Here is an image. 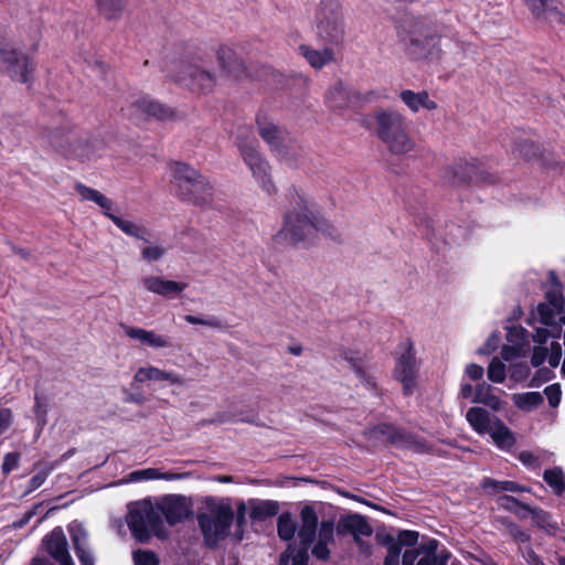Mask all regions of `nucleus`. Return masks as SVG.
I'll use <instances>...</instances> for the list:
<instances>
[{
  "label": "nucleus",
  "mask_w": 565,
  "mask_h": 565,
  "mask_svg": "<svg viewBox=\"0 0 565 565\" xmlns=\"http://www.w3.org/2000/svg\"><path fill=\"white\" fill-rule=\"evenodd\" d=\"M279 511V504L276 501L271 500H260L256 501L252 508V514L257 519H265L269 516H274Z\"/></svg>",
  "instance_id": "nucleus-44"
},
{
  "label": "nucleus",
  "mask_w": 565,
  "mask_h": 565,
  "mask_svg": "<svg viewBox=\"0 0 565 565\" xmlns=\"http://www.w3.org/2000/svg\"><path fill=\"white\" fill-rule=\"evenodd\" d=\"M399 98L413 113H418L419 110L433 111L438 107L437 103L430 98L426 90L414 92L412 89H404L399 93Z\"/></svg>",
  "instance_id": "nucleus-25"
},
{
  "label": "nucleus",
  "mask_w": 565,
  "mask_h": 565,
  "mask_svg": "<svg viewBox=\"0 0 565 565\" xmlns=\"http://www.w3.org/2000/svg\"><path fill=\"white\" fill-rule=\"evenodd\" d=\"M417 541H418L417 532L405 530V531H401L397 534L396 542L392 543L391 545H397L401 550H402V546H407L409 548H413L417 544Z\"/></svg>",
  "instance_id": "nucleus-52"
},
{
  "label": "nucleus",
  "mask_w": 565,
  "mask_h": 565,
  "mask_svg": "<svg viewBox=\"0 0 565 565\" xmlns=\"http://www.w3.org/2000/svg\"><path fill=\"white\" fill-rule=\"evenodd\" d=\"M493 444L503 451H509L515 444L512 430L501 420L494 422V426L488 433Z\"/></svg>",
  "instance_id": "nucleus-32"
},
{
  "label": "nucleus",
  "mask_w": 565,
  "mask_h": 565,
  "mask_svg": "<svg viewBox=\"0 0 565 565\" xmlns=\"http://www.w3.org/2000/svg\"><path fill=\"white\" fill-rule=\"evenodd\" d=\"M126 522L132 536L141 543L147 542L151 535L162 540L168 537L157 503L151 499L129 503Z\"/></svg>",
  "instance_id": "nucleus-3"
},
{
  "label": "nucleus",
  "mask_w": 565,
  "mask_h": 565,
  "mask_svg": "<svg viewBox=\"0 0 565 565\" xmlns=\"http://www.w3.org/2000/svg\"><path fill=\"white\" fill-rule=\"evenodd\" d=\"M236 146L244 163L248 167L256 183L267 194L276 192L271 179V167L266 158L258 151L257 141L249 128H241L236 136Z\"/></svg>",
  "instance_id": "nucleus-4"
},
{
  "label": "nucleus",
  "mask_w": 565,
  "mask_h": 565,
  "mask_svg": "<svg viewBox=\"0 0 565 565\" xmlns=\"http://www.w3.org/2000/svg\"><path fill=\"white\" fill-rule=\"evenodd\" d=\"M546 302L555 308L563 309L564 298L559 284H554L546 292Z\"/></svg>",
  "instance_id": "nucleus-53"
},
{
  "label": "nucleus",
  "mask_w": 565,
  "mask_h": 565,
  "mask_svg": "<svg viewBox=\"0 0 565 565\" xmlns=\"http://www.w3.org/2000/svg\"><path fill=\"white\" fill-rule=\"evenodd\" d=\"M273 153L280 163L296 168L302 159L303 150L291 137H288Z\"/></svg>",
  "instance_id": "nucleus-29"
},
{
  "label": "nucleus",
  "mask_w": 565,
  "mask_h": 565,
  "mask_svg": "<svg viewBox=\"0 0 565 565\" xmlns=\"http://www.w3.org/2000/svg\"><path fill=\"white\" fill-rule=\"evenodd\" d=\"M98 11L106 19H117L125 9L126 0H95Z\"/></svg>",
  "instance_id": "nucleus-40"
},
{
  "label": "nucleus",
  "mask_w": 565,
  "mask_h": 565,
  "mask_svg": "<svg viewBox=\"0 0 565 565\" xmlns=\"http://www.w3.org/2000/svg\"><path fill=\"white\" fill-rule=\"evenodd\" d=\"M175 81L186 85L193 92L209 93L215 86V77L207 71L198 65L185 64L181 67V74L175 76Z\"/></svg>",
  "instance_id": "nucleus-13"
},
{
  "label": "nucleus",
  "mask_w": 565,
  "mask_h": 565,
  "mask_svg": "<svg viewBox=\"0 0 565 565\" xmlns=\"http://www.w3.org/2000/svg\"><path fill=\"white\" fill-rule=\"evenodd\" d=\"M420 360L412 340L402 341L396 350L394 377L401 382L406 395H412L417 386Z\"/></svg>",
  "instance_id": "nucleus-6"
},
{
  "label": "nucleus",
  "mask_w": 565,
  "mask_h": 565,
  "mask_svg": "<svg viewBox=\"0 0 565 565\" xmlns=\"http://www.w3.org/2000/svg\"><path fill=\"white\" fill-rule=\"evenodd\" d=\"M20 460V455L18 452H9L4 456L2 462V471L4 475L10 473L14 469H17Z\"/></svg>",
  "instance_id": "nucleus-57"
},
{
  "label": "nucleus",
  "mask_w": 565,
  "mask_h": 565,
  "mask_svg": "<svg viewBox=\"0 0 565 565\" xmlns=\"http://www.w3.org/2000/svg\"><path fill=\"white\" fill-rule=\"evenodd\" d=\"M488 377L491 382L502 383L505 380V365L498 358H493L488 367Z\"/></svg>",
  "instance_id": "nucleus-50"
},
{
  "label": "nucleus",
  "mask_w": 565,
  "mask_h": 565,
  "mask_svg": "<svg viewBox=\"0 0 565 565\" xmlns=\"http://www.w3.org/2000/svg\"><path fill=\"white\" fill-rule=\"evenodd\" d=\"M300 527L298 539L303 545H311L319 532V519L316 510L311 505H305L300 512Z\"/></svg>",
  "instance_id": "nucleus-21"
},
{
  "label": "nucleus",
  "mask_w": 565,
  "mask_h": 565,
  "mask_svg": "<svg viewBox=\"0 0 565 565\" xmlns=\"http://www.w3.org/2000/svg\"><path fill=\"white\" fill-rule=\"evenodd\" d=\"M167 250V247L162 245H149L141 249V256L145 260L152 263L161 259Z\"/></svg>",
  "instance_id": "nucleus-51"
},
{
  "label": "nucleus",
  "mask_w": 565,
  "mask_h": 565,
  "mask_svg": "<svg viewBox=\"0 0 565 565\" xmlns=\"http://www.w3.org/2000/svg\"><path fill=\"white\" fill-rule=\"evenodd\" d=\"M257 125L260 137L269 146L271 152L290 137L286 130L265 118H258Z\"/></svg>",
  "instance_id": "nucleus-27"
},
{
  "label": "nucleus",
  "mask_w": 565,
  "mask_h": 565,
  "mask_svg": "<svg viewBox=\"0 0 565 565\" xmlns=\"http://www.w3.org/2000/svg\"><path fill=\"white\" fill-rule=\"evenodd\" d=\"M0 70L21 83H29L33 78L35 63L29 54L0 41Z\"/></svg>",
  "instance_id": "nucleus-8"
},
{
  "label": "nucleus",
  "mask_w": 565,
  "mask_h": 565,
  "mask_svg": "<svg viewBox=\"0 0 565 565\" xmlns=\"http://www.w3.org/2000/svg\"><path fill=\"white\" fill-rule=\"evenodd\" d=\"M466 419L479 435L488 434L499 418L482 407H471L466 414Z\"/></svg>",
  "instance_id": "nucleus-30"
},
{
  "label": "nucleus",
  "mask_w": 565,
  "mask_h": 565,
  "mask_svg": "<svg viewBox=\"0 0 565 565\" xmlns=\"http://www.w3.org/2000/svg\"><path fill=\"white\" fill-rule=\"evenodd\" d=\"M68 532L74 545L75 553L82 565H94V558L87 547V532L78 522L68 525Z\"/></svg>",
  "instance_id": "nucleus-24"
},
{
  "label": "nucleus",
  "mask_w": 565,
  "mask_h": 565,
  "mask_svg": "<svg viewBox=\"0 0 565 565\" xmlns=\"http://www.w3.org/2000/svg\"><path fill=\"white\" fill-rule=\"evenodd\" d=\"M135 565H158L159 559L153 552L137 551L134 553Z\"/></svg>",
  "instance_id": "nucleus-54"
},
{
  "label": "nucleus",
  "mask_w": 565,
  "mask_h": 565,
  "mask_svg": "<svg viewBox=\"0 0 565 565\" xmlns=\"http://www.w3.org/2000/svg\"><path fill=\"white\" fill-rule=\"evenodd\" d=\"M543 478L555 494L559 495L565 491V475L562 469L557 467L547 469Z\"/></svg>",
  "instance_id": "nucleus-42"
},
{
  "label": "nucleus",
  "mask_w": 565,
  "mask_h": 565,
  "mask_svg": "<svg viewBox=\"0 0 565 565\" xmlns=\"http://www.w3.org/2000/svg\"><path fill=\"white\" fill-rule=\"evenodd\" d=\"M309 546L310 545H303L301 543L299 546L294 544L289 545L287 551L280 556V565H288L289 562H291L292 565H308Z\"/></svg>",
  "instance_id": "nucleus-37"
},
{
  "label": "nucleus",
  "mask_w": 565,
  "mask_h": 565,
  "mask_svg": "<svg viewBox=\"0 0 565 565\" xmlns=\"http://www.w3.org/2000/svg\"><path fill=\"white\" fill-rule=\"evenodd\" d=\"M526 515H531L533 522L537 526L548 532L556 530V524L552 522L550 514L543 510L530 508V511H527Z\"/></svg>",
  "instance_id": "nucleus-48"
},
{
  "label": "nucleus",
  "mask_w": 565,
  "mask_h": 565,
  "mask_svg": "<svg viewBox=\"0 0 565 565\" xmlns=\"http://www.w3.org/2000/svg\"><path fill=\"white\" fill-rule=\"evenodd\" d=\"M206 512L199 515V525L209 546H215L224 540L234 520V510L228 500L211 499Z\"/></svg>",
  "instance_id": "nucleus-5"
},
{
  "label": "nucleus",
  "mask_w": 565,
  "mask_h": 565,
  "mask_svg": "<svg viewBox=\"0 0 565 565\" xmlns=\"http://www.w3.org/2000/svg\"><path fill=\"white\" fill-rule=\"evenodd\" d=\"M507 340L510 344L505 345L502 350L504 360H511L524 354L530 344L527 331L520 326H513L508 329Z\"/></svg>",
  "instance_id": "nucleus-20"
},
{
  "label": "nucleus",
  "mask_w": 565,
  "mask_h": 565,
  "mask_svg": "<svg viewBox=\"0 0 565 565\" xmlns=\"http://www.w3.org/2000/svg\"><path fill=\"white\" fill-rule=\"evenodd\" d=\"M76 191L83 200H87V201H92V202L96 203L103 210L105 215H106V212L113 211V206H114L113 201L110 199H108L106 195H104L103 193H100L99 191L88 188L84 184H77Z\"/></svg>",
  "instance_id": "nucleus-36"
},
{
  "label": "nucleus",
  "mask_w": 565,
  "mask_h": 565,
  "mask_svg": "<svg viewBox=\"0 0 565 565\" xmlns=\"http://www.w3.org/2000/svg\"><path fill=\"white\" fill-rule=\"evenodd\" d=\"M190 477L191 472H161L157 468H147L130 472L126 482H140L148 480L178 481L189 479Z\"/></svg>",
  "instance_id": "nucleus-26"
},
{
  "label": "nucleus",
  "mask_w": 565,
  "mask_h": 565,
  "mask_svg": "<svg viewBox=\"0 0 565 565\" xmlns=\"http://www.w3.org/2000/svg\"><path fill=\"white\" fill-rule=\"evenodd\" d=\"M316 25L321 39L331 43L339 42L344 33L340 4L332 0L322 2L316 15Z\"/></svg>",
  "instance_id": "nucleus-9"
},
{
  "label": "nucleus",
  "mask_w": 565,
  "mask_h": 565,
  "mask_svg": "<svg viewBox=\"0 0 565 565\" xmlns=\"http://www.w3.org/2000/svg\"><path fill=\"white\" fill-rule=\"evenodd\" d=\"M134 382L140 384L166 382L169 385H183L184 377L174 371H167L153 365H146L136 371Z\"/></svg>",
  "instance_id": "nucleus-16"
},
{
  "label": "nucleus",
  "mask_w": 565,
  "mask_h": 565,
  "mask_svg": "<svg viewBox=\"0 0 565 565\" xmlns=\"http://www.w3.org/2000/svg\"><path fill=\"white\" fill-rule=\"evenodd\" d=\"M49 401L46 397L35 394L34 415L36 420L38 431L40 433L47 423Z\"/></svg>",
  "instance_id": "nucleus-46"
},
{
  "label": "nucleus",
  "mask_w": 565,
  "mask_h": 565,
  "mask_svg": "<svg viewBox=\"0 0 565 565\" xmlns=\"http://www.w3.org/2000/svg\"><path fill=\"white\" fill-rule=\"evenodd\" d=\"M42 547L60 565H74L68 552V544L64 531L57 526L42 540Z\"/></svg>",
  "instance_id": "nucleus-14"
},
{
  "label": "nucleus",
  "mask_w": 565,
  "mask_h": 565,
  "mask_svg": "<svg viewBox=\"0 0 565 565\" xmlns=\"http://www.w3.org/2000/svg\"><path fill=\"white\" fill-rule=\"evenodd\" d=\"M472 402L483 404L493 411H500L503 404L500 397L493 393L491 385L487 383L477 385Z\"/></svg>",
  "instance_id": "nucleus-34"
},
{
  "label": "nucleus",
  "mask_w": 565,
  "mask_h": 565,
  "mask_svg": "<svg viewBox=\"0 0 565 565\" xmlns=\"http://www.w3.org/2000/svg\"><path fill=\"white\" fill-rule=\"evenodd\" d=\"M334 542V524L332 521H322L319 526L317 541L313 542L311 553L319 561H328L330 557L329 545Z\"/></svg>",
  "instance_id": "nucleus-23"
},
{
  "label": "nucleus",
  "mask_w": 565,
  "mask_h": 565,
  "mask_svg": "<svg viewBox=\"0 0 565 565\" xmlns=\"http://www.w3.org/2000/svg\"><path fill=\"white\" fill-rule=\"evenodd\" d=\"M561 358H562V349H561L559 343L552 342L551 353L547 356V362H548L550 366L553 369L557 367L559 365Z\"/></svg>",
  "instance_id": "nucleus-59"
},
{
  "label": "nucleus",
  "mask_w": 565,
  "mask_h": 565,
  "mask_svg": "<svg viewBox=\"0 0 565 565\" xmlns=\"http://www.w3.org/2000/svg\"><path fill=\"white\" fill-rule=\"evenodd\" d=\"M534 17L546 21H556L559 12L555 0H524Z\"/></svg>",
  "instance_id": "nucleus-33"
},
{
  "label": "nucleus",
  "mask_w": 565,
  "mask_h": 565,
  "mask_svg": "<svg viewBox=\"0 0 565 565\" xmlns=\"http://www.w3.org/2000/svg\"><path fill=\"white\" fill-rule=\"evenodd\" d=\"M106 216L114 222V224L120 228L125 234L146 241V230L142 226H139L138 224L122 218L113 212H106Z\"/></svg>",
  "instance_id": "nucleus-38"
},
{
  "label": "nucleus",
  "mask_w": 565,
  "mask_h": 565,
  "mask_svg": "<svg viewBox=\"0 0 565 565\" xmlns=\"http://www.w3.org/2000/svg\"><path fill=\"white\" fill-rule=\"evenodd\" d=\"M185 321L190 324H201L211 328H220L221 322L216 318L203 319L196 316L188 315L184 317Z\"/></svg>",
  "instance_id": "nucleus-58"
},
{
  "label": "nucleus",
  "mask_w": 565,
  "mask_h": 565,
  "mask_svg": "<svg viewBox=\"0 0 565 565\" xmlns=\"http://www.w3.org/2000/svg\"><path fill=\"white\" fill-rule=\"evenodd\" d=\"M13 415L9 408H0V434H4L12 425Z\"/></svg>",
  "instance_id": "nucleus-60"
},
{
  "label": "nucleus",
  "mask_w": 565,
  "mask_h": 565,
  "mask_svg": "<svg viewBox=\"0 0 565 565\" xmlns=\"http://www.w3.org/2000/svg\"><path fill=\"white\" fill-rule=\"evenodd\" d=\"M500 505L507 510H510L518 514L519 516H526L527 511H530V507L519 502L516 499L510 495H502L499 499Z\"/></svg>",
  "instance_id": "nucleus-49"
},
{
  "label": "nucleus",
  "mask_w": 565,
  "mask_h": 565,
  "mask_svg": "<svg viewBox=\"0 0 565 565\" xmlns=\"http://www.w3.org/2000/svg\"><path fill=\"white\" fill-rule=\"evenodd\" d=\"M482 488L487 491H509V492H524L525 487H521L514 481H497L492 479H486L482 483Z\"/></svg>",
  "instance_id": "nucleus-47"
},
{
  "label": "nucleus",
  "mask_w": 565,
  "mask_h": 565,
  "mask_svg": "<svg viewBox=\"0 0 565 565\" xmlns=\"http://www.w3.org/2000/svg\"><path fill=\"white\" fill-rule=\"evenodd\" d=\"M217 60L226 75L239 78L246 74L245 62L234 49L225 45L221 46L217 51Z\"/></svg>",
  "instance_id": "nucleus-19"
},
{
  "label": "nucleus",
  "mask_w": 565,
  "mask_h": 565,
  "mask_svg": "<svg viewBox=\"0 0 565 565\" xmlns=\"http://www.w3.org/2000/svg\"><path fill=\"white\" fill-rule=\"evenodd\" d=\"M422 551L419 547L407 548L402 555L403 565H414L419 557Z\"/></svg>",
  "instance_id": "nucleus-62"
},
{
  "label": "nucleus",
  "mask_w": 565,
  "mask_h": 565,
  "mask_svg": "<svg viewBox=\"0 0 565 565\" xmlns=\"http://www.w3.org/2000/svg\"><path fill=\"white\" fill-rule=\"evenodd\" d=\"M297 524L289 513L279 515L277 521L278 535L284 541H290L295 536Z\"/></svg>",
  "instance_id": "nucleus-45"
},
{
  "label": "nucleus",
  "mask_w": 565,
  "mask_h": 565,
  "mask_svg": "<svg viewBox=\"0 0 565 565\" xmlns=\"http://www.w3.org/2000/svg\"><path fill=\"white\" fill-rule=\"evenodd\" d=\"M141 285L147 291L161 296L166 299H173L178 297L188 287L186 282L169 280L153 275L142 277Z\"/></svg>",
  "instance_id": "nucleus-15"
},
{
  "label": "nucleus",
  "mask_w": 565,
  "mask_h": 565,
  "mask_svg": "<svg viewBox=\"0 0 565 565\" xmlns=\"http://www.w3.org/2000/svg\"><path fill=\"white\" fill-rule=\"evenodd\" d=\"M134 116H148L164 119L170 117L171 111L163 105L150 99L149 97H139L132 103Z\"/></svg>",
  "instance_id": "nucleus-31"
},
{
  "label": "nucleus",
  "mask_w": 565,
  "mask_h": 565,
  "mask_svg": "<svg viewBox=\"0 0 565 565\" xmlns=\"http://www.w3.org/2000/svg\"><path fill=\"white\" fill-rule=\"evenodd\" d=\"M156 503L159 514L171 526L184 521L191 513L189 500L181 494L162 495L156 500Z\"/></svg>",
  "instance_id": "nucleus-12"
},
{
  "label": "nucleus",
  "mask_w": 565,
  "mask_h": 565,
  "mask_svg": "<svg viewBox=\"0 0 565 565\" xmlns=\"http://www.w3.org/2000/svg\"><path fill=\"white\" fill-rule=\"evenodd\" d=\"M374 435L383 443L392 444L398 447L411 448L417 452H426L429 446L425 440L408 434L391 424H382L374 428Z\"/></svg>",
  "instance_id": "nucleus-11"
},
{
  "label": "nucleus",
  "mask_w": 565,
  "mask_h": 565,
  "mask_svg": "<svg viewBox=\"0 0 565 565\" xmlns=\"http://www.w3.org/2000/svg\"><path fill=\"white\" fill-rule=\"evenodd\" d=\"M544 394L551 407H557L561 403L562 390L561 385L555 383L544 388Z\"/></svg>",
  "instance_id": "nucleus-56"
},
{
  "label": "nucleus",
  "mask_w": 565,
  "mask_h": 565,
  "mask_svg": "<svg viewBox=\"0 0 565 565\" xmlns=\"http://www.w3.org/2000/svg\"><path fill=\"white\" fill-rule=\"evenodd\" d=\"M401 548L397 545H390L384 565H399Z\"/></svg>",
  "instance_id": "nucleus-61"
},
{
  "label": "nucleus",
  "mask_w": 565,
  "mask_h": 565,
  "mask_svg": "<svg viewBox=\"0 0 565 565\" xmlns=\"http://www.w3.org/2000/svg\"><path fill=\"white\" fill-rule=\"evenodd\" d=\"M173 184L179 195L184 200L195 202L205 201L211 193L209 182L193 168L185 163H175L173 167Z\"/></svg>",
  "instance_id": "nucleus-7"
},
{
  "label": "nucleus",
  "mask_w": 565,
  "mask_h": 565,
  "mask_svg": "<svg viewBox=\"0 0 565 565\" xmlns=\"http://www.w3.org/2000/svg\"><path fill=\"white\" fill-rule=\"evenodd\" d=\"M451 43L448 38L435 35L430 30H415L409 34L407 50L415 58H438L443 47Z\"/></svg>",
  "instance_id": "nucleus-10"
},
{
  "label": "nucleus",
  "mask_w": 565,
  "mask_h": 565,
  "mask_svg": "<svg viewBox=\"0 0 565 565\" xmlns=\"http://www.w3.org/2000/svg\"><path fill=\"white\" fill-rule=\"evenodd\" d=\"M436 544L435 542H431L427 546V553L417 561L416 565H446V563L441 559H439L435 555Z\"/></svg>",
  "instance_id": "nucleus-55"
},
{
  "label": "nucleus",
  "mask_w": 565,
  "mask_h": 565,
  "mask_svg": "<svg viewBox=\"0 0 565 565\" xmlns=\"http://www.w3.org/2000/svg\"><path fill=\"white\" fill-rule=\"evenodd\" d=\"M359 97L360 93L353 92L342 84H337L328 92L326 102L330 108L340 110L350 105H355V99Z\"/></svg>",
  "instance_id": "nucleus-28"
},
{
  "label": "nucleus",
  "mask_w": 565,
  "mask_h": 565,
  "mask_svg": "<svg viewBox=\"0 0 565 565\" xmlns=\"http://www.w3.org/2000/svg\"><path fill=\"white\" fill-rule=\"evenodd\" d=\"M105 141L97 137L77 138L72 140L66 150L67 154L79 158L81 160H90L102 154L105 150Z\"/></svg>",
  "instance_id": "nucleus-18"
},
{
  "label": "nucleus",
  "mask_w": 565,
  "mask_h": 565,
  "mask_svg": "<svg viewBox=\"0 0 565 565\" xmlns=\"http://www.w3.org/2000/svg\"><path fill=\"white\" fill-rule=\"evenodd\" d=\"M299 52L315 68H321L326 64L333 61V51L330 49H323L322 51H318L307 45H301L299 47Z\"/></svg>",
  "instance_id": "nucleus-35"
},
{
  "label": "nucleus",
  "mask_w": 565,
  "mask_h": 565,
  "mask_svg": "<svg viewBox=\"0 0 565 565\" xmlns=\"http://www.w3.org/2000/svg\"><path fill=\"white\" fill-rule=\"evenodd\" d=\"M50 471H51L50 469H44V470L36 472L30 480L29 491H34L35 489L40 488L46 480Z\"/></svg>",
  "instance_id": "nucleus-64"
},
{
  "label": "nucleus",
  "mask_w": 565,
  "mask_h": 565,
  "mask_svg": "<svg viewBox=\"0 0 565 565\" xmlns=\"http://www.w3.org/2000/svg\"><path fill=\"white\" fill-rule=\"evenodd\" d=\"M548 326H540L534 327V333L532 334L533 341L537 344H544L547 339L551 337L550 331L547 330Z\"/></svg>",
  "instance_id": "nucleus-63"
},
{
  "label": "nucleus",
  "mask_w": 565,
  "mask_h": 565,
  "mask_svg": "<svg viewBox=\"0 0 565 565\" xmlns=\"http://www.w3.org/2000/svg\"><path fill=\"white\" fill-rule=\"evenodd\" d=\"M342 361L347 362L348 365L354 371V373L361 379H365L366 372L364 370L363 359L359 352L350 349H342L339 353Z\"/></svg>",
  "instance_id": "nucleus-41"
},
{
  "label": "nucleus",
  "mask_w": 565,
  "mask_h": 565,
  "mask_svg": "<svg viewBox=\"0 0 565 565\" xmlns=\"http://www.w3.org/2000/svg\"><path fill=\"white\" fill-rule=\"evenodd\" d=\"M375 131L387 150L396 156H404L416 148L411 137L405 116L397 110L377 109L373 115Z\"/></svg>",
  "instance_id": "nucleus-2"
},
{
  "label": "nucleus",
  "mask_w": 565,
  "mask_h": 565,
  "mask_svg": "<svg viewBox=\"0 0 565 565\" xmlns=\"http://www.w3.org/2000/svg\"><path fill=\"white\" fill-rule=\"evenodd\" d=\"M340 527L353 535L355 543L363 550V537H370L373 533L367 520L360 514L348 515L340 521Z\"/></svg>",
  "instance_id": "nucleus-22"
},
{
  "label": "nucleus",
  "mask_w": 565,
  "mask_h": 565,
  "mask_svg": "<svg viewBox=\"0 0 565 565\" xmlns=\"http://www.w3.org/2000/svg\"><path fill=\"white\" fill-rule=\"evenodd\" d=\"M559 313L561 309L547 302H542L537 306L536 311L533 312V318L535 319L536 315L541 324L553 326L556 321V316Z\"/></svg>",
  "instance_id": "nucleus-43"
},
{
  "label": "nucleus",
  "mask_w": 565,
  "mask_h": 565,
  "mask_svg": "<svg viewBox=\"0 0 565 565\" xmlns=\"http://www.w3.org/2000/svg\"><path fill=\"white\" fill-rule=\"evenodd\" d=\"M514 405L524 412H530L543 404V396L539 392L518 393L512 395Z\"/></svg>",
  "instance_id": "nucleus-39"
},
{
  "label": "nucleus",
  "mask_w": 565,
  "mask_h": 565,
  "mask_svg": "<svg viewBox=\"0 0 565 565\" xmlns=\"http://www.w3.org/2000/svg\"><path fill=\"white\" fill-rule=\"evenodd\" d=\"M125 334L139 343L152 349H168L172 347L171 338L139 327L122 326Z\"/></svg>",
  "instance_id": "nucleus-17"
},
{
  "label": "nucleus",
  "mask_w": 565,
  "mask_h": 565,
  "mask_svg": "<svg viewBox=\"0 0 565 565\" xmlns=\"http://www.w3.org/2000/svg\"><path fill=\"white\" fill-rule=\"evenodd\" d=\"M326 227V220L316 214L301 200L297 206L286 213L284 226L277 233L276 241L310 245L315 242L318 233L324 231Z\"/></svg>",
  "instance_id": "nucleus-1"
}]
</instances>
